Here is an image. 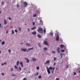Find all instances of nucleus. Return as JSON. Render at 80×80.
Listing matches in <instances>:
<instances>
[{"label":"nucleus","instance_id":"1","mask_svg":"<svg viewBox=\"0 0 80 80\" xmlns=\"http://www.w3.org/2000/svg\"><path fill=\"white\" fill-rule=\"evenodd\" d=\"M46 68H47V72L49 74H50V73H51V72L50 71V70H51V71L52 72V73H53L54 71V70L55 69V67H53V68H52V67H49V68H48V67H47Z\"/></svg>","mask_w":80,"mask_h":80},{"label":"nucleus","instance_id":"2","mask_svg":"<svg viewBox=\"0 0 80 80\" xmlns=\"http://www.w3.org/2000/svg\"><path fill=\"white\" fill-rule=\"evenodd\" d=\"M37 31L40 33L42 34L43 33V30L40 27H38Z\"/></svg>","mask_w":80,"mask_h":80},{"label":"nucleus","instance_id":"3","mask_svg":"<svg viewBox=\"0 0 80 80\" xmlns=\"http://www.w3.org/2000/svg\"><path fill=\"white\" fill-rule=\"evenodd\" d=\"M44 44H45V45H46L47 46H49L48 42L46 41H44Z\"/></svg>","mask_w":80,"mask_h":80},{"label":"nucleus","instance_id":"4","mask_svg":"<svg viewBox=\"0 0 80 80\" xmlns=\"http://www.w3.org/2000/svg\"><path fill=\"white\" fill-rule=\"evenodd\" d=\"M23 4L24 5V7H25L26 6L28 5V3L26 2H23Z\"/></svg>","mask_w":80,"mask_h":80},{"label":"nucleus","instance_id":"5","mask_svg":"<svg viewBox=\"0 0 80 80\" xmlns=\"http://www.w3.org/2000/svg\"><path fill=\"white\" fill-rule=\"evenodd\" d=\"M50 61H49V60H48L45 63H44V64H49V63H50Z\"/></svg>","mask_w":80,"mask_h":80},{"label":"nucleus","instance_id":"6","mask_svg":"<svg viewBox=\"0 0 80 80\" xmlns=\"http://www.w3.org/2000/svg\"><path fill=\"white\" fill-rule=\"evenodd\" d=\"M22 50V51L24 52H26L27 51V49L25 48H21V50Z\"/></svg>","mask_w":80,"mask_h":80},{"label":"nucleus","instance_id":"7","mask_svg":"<svg viewBox=\"0 0 80 80\" xmlns=\"http://www.w3.org/2000/svg\"><path fill=\"white\" fill-rule=\"evenodd\" d=\"M4 24L5 25L7 24V20L5 19H4Z\"/></svg>","mask_w":80,"mask_h":80},{"label":"nucleus","instance_id":"8","mask_svg":"<svg viewBox=\"0 0 80 80\" xmlns=\"http://www.w3.org/2000/svg\"><path fill=\"white\" fill-rule=\"evenodd\" d=\"M20 64L21 65L22 68L23 67V63L22 62H19Z\"/></svg>","mask_w":80,"mask_h":80},{"label":"nucleus","instance_id":"9","mask_svg":"<svg viewBox=\"0 0 80 80\" xmlns=\"http://www.w3.org/2000/svg\"><path fill=\"white\" fill-rule=\"evenodd\" d=\"M60 48L59 47H58L57 49V51L58 52V53H60V52L59 50Z\"/></svg>","mask_w":80,"mask_h":80},{"label":"nucleus","instance_id":"10","mask_svg":"<svg viewBox=\"0 0 80 80\" xmlns=\"http://www.w3.org/2000/svg\"><path fill=\"white\" fill-rule=\"evenodd\" d=\"M25 45L29 47L30 46V44L28 43H26Z\"/></svg>","mask_w":80,"mask_h":80},{"label":"nucleus","instance_id":"11","mask_svg":"<svg viewBox=\"0 0 80 80\" xmlns=\"http://www.w3.org/2000/svg\"><path fill=\"white\" fill-rule=\"evenodd\" d=\"M32 34L33 35H35L36 34V31H34V32H32Z\"/></svg>","mask_w":80,"mask_h":80},{"label":"nucleus","instance_id":"12","mask_svg":"<svg viewBox=\"0 0 80 80\" xmlns=\"http://www.w3.org/2000/svg\"><path fill=\"white\" fill-rule=\"evenodd\" d=\"M37 29V28L36 27H34L33 28H31V30H34L35 29Z\"/></svg>","mask_w":80,"mask_h":80},{"label":"nucleus","instance_id":"13","mask_svg":"<svg viewBox=\"0 0 80 80\" xmlns=\"http://www.w3.org/2000/svg\"><path fill=\"white\" fill-rule=\"evenodd\" d=\"M59 40V36H57V37H56V40L57 41H58Z\"/></svg>","mask_w":80,"mask_h":80},{"label":"nucleus","instance_id":"14","mask_svg":"<svg viewBox=\"0 0 80 80\" xmlns=\"http://www.w3.org/2000/svg\"><path fill=\"white\" fill-rule=\"evenodd\" d=\"M25 59H26L27 60V63H29V60H28V59L27 58H25Z\"/></svg>","mask_w":80,"mask_h":80},{"label":"nucleus","instance_id":"15","mask_svg":"<svg viewBox=\"0 0 80 80\" xmlns=\"http://www.w3.org/2000/svg\"><path fill=\"white\" fill-rule=\"evenodd\" d=\"M37 36H38V38H41V36L39 34H38Z\"/></svg>","mask_w":80,"mask_h":80},{"label":"nucleus","instance_id":"16","mask_svg":"<svg viewBox=\"0 0 80 80\" xmlns=\"http://www.w3.org/2000/svg\"><path fill=\"white\" fill-rule=\"evenodd\" d=\"M19 61H18L17 62V64H16L17 66H18L19 65Z\"/></svg>","mask_w":80,"mask_h":80},{"label":"nucleus","instance_id":"17","mask_svg":"<svg viewBox=\"0 0 80 80\" xmlns=\"http://www.w3.org/2000/svg\"><path fill=\"white\" fill-rule=\"evenodd\" d=\"M32 60L34 62H35L36 61V59L35 58H33Z\"/></svg>","mask_w":80,"mask_h":80},{"label":"nucleus","instance_id":"18","mask_svg":"<svg viewBox=\"0 0 80 80\" xmlns=\"http://www.w3.org/2000/svg\"><path fill=\"white\" fill-rule=\"evenodd\" d=\"M5 42L4 41H3L2 42V45H4L5 44Z\"/></svg>","mask_w":80,"mask_h":80},{"label":"nucleus","instance_id":"19","mask_svg":"<svg viewBox=\"0 0 80 80\" xmlns=\"http://www.w3.org/2000/svg\"><path fill=\"white\" fill-rule=\"evenodd\" d=\"M33 48H33V47H32V48H28V50H31L33 49Z\"/></svg>","mask_w":80,"mask_h":80},{"label":"nucleus","instance_id":"20","mask_svg":"<svg viewBox=\"0 0 80 80\" xmlns=\"http://www.w3.org/2000/svg\"><path fill=\"white\" fill-rule=\"evenodd\" d=\"M38 72H36V74H35L34 76H38Z\"/></svg>","mask_w":80,"mask_h":80},{"label":"nucleus","instance_id":"21","mask_svg":"<svg viewBox=\"0 0 80 80\" xmlns=\"http://www.w3.org/2000/svg\"><path fill=\"white\" fill-rule=\"evenodd\" d=\"M1 4L2 5V6L4 5V2H3V1H2Z\"/></svg>","mask_w":80,"mask_h":80},{"label":"nucleus","instance_id":"22","mask_svg":"<svg viewBox=\"0 0 80 80\" xmlns=\"http://www.w3.org/2000/svg\"><path fill=\"white\" fill-rule=\"evenodd\" d=\"M50 35H51L52 37L53 36V33H52V32L50 33Z\"/></svg>","mask_w":80,"mask_h":80},{"label":"nucleus","instance_id":"23","mask_svg":"<svg viewBox=\"0 0 80 80\" xmlns=\"http://www.w3.org/2000/svg\"><path fill=\"white\" fill-rule=\"evenodd\" d=\"M14 31L13 30V29H12V34H14Z\"/></svg>","mask_w":80,"mask_h":80},{"label":"nucleus","instance_id":"24","mask_svg":"<svg viewBox=\"0 0 80 80\" xmlns=\"http://www.w3.org/2000/svg\"><path fill=\"white\" fill-rule=\"evenodd\" d=\"M60 47L61 48H63L64 47V46L63 45H61Z\"/></svg>","mask_w":80,"mask_h":80},{"label":"nucleus","instance_id":"25","mask_svg":"<svg viewBox=\"0 0 80 80\" xmlns=\"http://www.w3.org/2000/svg\"><path fill=\"white\" fill-rule=\"evenodd\" d=\"M12 77H13V76H15V77H16V76H17V75H15V74H12Z\"/></svg>","mask_w":80,"mask_h":80},{"label":"nucleus","instance_id":"26","mask_svg":"<svg viewBox=\"0 0 80 80\" xmlns=\"http://www.w3.org/2000/svg\"><path fill=\"white\" fill-rule=\"evenodd\" d=\"M33 17L34 18H35L36 17V14H34V15H33Z\"/></svg>","mask_w":80,"mask_h":80},{"label":"nucleus","instance_id":"27","mask_svg":"<svg viewBox=\"0 0 80 80\" xmlns=\"http://www.w3.org/2000/svg\"><path fill=\"white\" fill-rule=\"evenodd\" d=\"M39 66H37V70H39Z\"/></svg>","mask_w":80,"mask_h":80},{"label":"nucleus","instance_id":"28","mask_svg":"<svg viewBox=\"0 0 80 80\" xmlns=\"http://www.w3.org/2000/svg\"><path fill=\"white\" fill-rule=\"evenodd\" d=\"M47 48H43V49L44 51H46L47 50Z\"/></svg>","mask_w":80,"mask_h":80},{"label":"nucleus","instance_id":"29","mask_svg":"<svg viewBox=\"0 0 80 80\" xmlns=\"http://www.w3.org/2000/svg\"><path fill=\"white\" fill-rule=\"evenodd\" d=\"M69 65H67L66 68H69Z\"/></svg>","mask_w":80,"mask_h":80},{"label":"nucleus","instance_id":"30","mask_svg":"<svg viewBox=\"0 0 80 80\" xmlns=\"http://www.w3.org/2000/svg\"><path fill=\"white\" fill-rule=\"evenodd\" d=\"M19 69L20 70V71H21V67L20 66V67H19Z\"/></svg>","mask_w":80,"mask_h":80},{"label":"nucleus","instance_id":"31","mask_svg":"<svg viewBox=\"0 0 80 80\" xmlns=\"http://www.w3.org/2000/svg\"><path fill=\"white\" fill-rule=\"evenodd\" d=\"M44 32L45 33L46 32V29H44Z\"/></svg>","mask_w":80,"mask_h":80},{"label":"nucleus","instance_id":"32","mask_svg":"<svg viewBox=\"0 0 80 80\" xmlns=\"http://www.w3.org/2000/svg\"><path fill=\"white\" fill-rule=\"evenodd\" d=\"M61 51L62 52H65V50H61Z\"/></svg>","mask_w":80,"mask_h":80},{"label":"nucleus","instance_id":"33","mask_svg":"<svg viewBox=\"0 0 80 80\" xmlns=\"http://www.w3.org/2000/svg\"><path fill=\"white\" fill-rule=\"evenodd\" d=\"M19 30L20 31H21V29L20 27H19Z\"/></svg>","mask_w":80,"mask_h":80},{"label":"nucleus","instance_id":"34","mask_svg":"<svg viewBox=\"0 0 80 80\" xmlns=\"http://www.w3.org/2000/svg\"><path fill=\"white\" fill-rule=\"evenodd\" d=\"M14 67L15 69H17V66L16 65H15Z\"/></svg>","mask_w":80,"mask_h":80},{"label":"nucleus","instance_id":"35","mask_svg":"<svg viewBox=\"0 0 80 80\" xmlns=\"http://www.w3.org/2000/svg\"><path fill=\"white\" fill-rule=\"evenodd\" d=\"M8 51H9V52L10 53H11V50H10V49H9L8 50Z\"/></svg>","mask_w":80,"mask_h":80},{"label":"nucleus","instance_id":"36","mask_svg":"<svg viewBox=\"0 0 80 80\" xmlns=\"http://www.w3.org/2000/svg\"><path fill=\"white\" fill-rule=\"evenodd\" d=\"M38 78H40V79L41 78V76L40 75L39 76Z\"/></svg>","mask_w":80,"mask_h":80},{"label":"nucleus","instance_id":"37","mask_svg":"<svg viewBox=\"0 0 80 80\" xmlns=\"http://www.w3.org/2000/svg\"><path fill=\"white\" fill-rule=\"evenodd\" d=\"M60 80V79H59V78H56V80Z\"/></svg>","mask_w":80,"mask_h":80},{"label":"nucleus","instance_id":"38","mask_svg":"<svg viewBox=\"0 0 80 80\" xmlns=\"http://www.w3.org/2000/svg\"><path fill=\"white\" fill-rule=\"evenodd\" d=\"M74 75H76V72H74Z\"/></svg>","mask_w":80,"mask_h":80},{"label":"nucleus","instance_id":"39","mask_svg":"<svg viewBox=\"0 0 80 80\" xmlns=\"http://www.w3.org/2000/svg\"><path fill=\"white\" fill-rule=\"evenodd\" d=\"M38 45L39 46V47L40 48L41 47V45L40 44H38Z\"/></svg>","mask_w":80,"mask_h":80},{"label":"nucleus","instance_id":"40","mask_svg":"<svg viewBox=\"0 0 80 80\" xmlns=\"http://www.w3.org/2000/svg\"><path fill=\"white\" fill-rule=\"evenodd\" d=\"M56 59V58H54V60L55 61Z\"/></svg>","mask_w":80,"mask_h":80},{"label":"nucleus","instance_id":"41","mask_svg":"<svg viewBox=\"0 0 80 80\" xmlns=\"http://www.w3.org/2000/svg\"><path fill=\"white\" fill-rule=\"evenodd\" d=\"M53 65L54 66H55L56 65V62H54V64H53Z\"/></svg>","mask_w":80,"mask_h":80},{"label":"nucleus","instance_id":"42","mask_svg":"<svg viewBox=\"0 0 80 80\" xmlns=\"http://www.w3.org/2000/svg\"><path fill=\"white\" fill-rule=\"evenodd\" d=\"M8 19H9V20H12V19H11V18H8Z\"/></svg>","mask_w":80,"mask_h":80},{"label":"nucleus","instance_id":"43","mask_svg":"<svg viewBox=\"0 0 80 80\" xmlns=\"http://www.w3.org/2000/svg\"><path fill=\"white\" fill-rule=\"evenodd\" d=\"M15 32H17V30H16V29H15Z\"/></svg>","mask_w":80,"mask_h":80},{"label":"nucleus","instance_id":"44","mask_svg":"<svg viewBox=\"0 0 80 80\" xmlns=\"http://www.w3.org/2000/svg\"><path fill=\"white\" fill-rule=\"evenodd\" d=\"M13 68H11V72H12V71H13Z\"/></svg>","mask_w":80,"mask_h":80},{"label":"nucleus","instance_id":"45","mask_svg":"<svg viewBox=\"0 0 80 80\" xmlns=\"http://www.w3.org/2000/svg\"><path fill=\"white\" fill-rule=\"evenodd\" d=\"M28 32H29L30 31V30L29 28H28Z\"/></svg>","mask_w":80,"mask_h":80},{"label":"nucleus","instance_id":"46","mask_svg":"<svg viewBox=\"0 0 80 80\" xmlns=\"http://www.w3.org/2000/svg\"><path fill=\"white\" fill-rule=\"evenodd\" d=\"M52 53H55V52L53 51H52Z\"/></svg>","mask_w":80,"mask_h":80},{"label":"nucleus","instance_id":"47","mask_svg":"<svg viewBox=\"0 0 80 80\" xmlns=\"http://www.w3.org/2000/svg\"><path fill=\"white\" fill-rule=\"evenodd\" d=\"M23 80H27V79L26 78H24Z\"/></svg>","mask_w":80,"mask_h":80},{"label":"nucleus","instance_id":"48","mask_svg":"<svg viewBox=\"0 0 80 80\" xmlns=\"http://www.w3.org/2000/svg\"><path fill=\"white\" fill-rule=\"evenodd\" d=\"M17 7H19V6L18 4H17Z\"/></svg>","mask_w":80,"mask_h":80},{"label":"nucleus","instance_id":"49","mask_svg":"<svg viewBox=\"0 0 80 80\" xmlns=\"http://www.w3.org/2000/svg\"><path fill=\"white\" fill-rule=\"evenodd\" d=\"M8 30H7L6 31V33L7 34L8 33Z\"/></svg>","mask_w":80,"mask_h":80},{"label":"nucleus","instance_id":"50","mask_svg":"<svg viewBox=\"0 0 80 80\" xmlns=\"http://www.w3.org/2000/svg\"><path fill=\"white\" fill-rule=\"evenodd\" d=\"M1 65H2V66H3L4 65V63H2Z\"/></svg>","mask_w":80,"mask_h":80},{"label":"nucleus","instance_id":"51","mask_svg":"<svg viewBox=\"0 0 80 80\" xmlns=\"http://www.w3.org/2000/svg\"><path fill=\"white\" fill-rule=\"evenodd\" d=\"M63 55V54L62 53H61L60 54V56H62V55Z\"/></svg>","mask_w":80,"mask_h":80},{"label":"nucleus","instance_id":"52","mask_svg":"<svg viewBox=\"0 0 80 80\" xmlns=\"http://www.w3.org/2000/svg\"><path fill=\"white\" fill-rule=\"evenodd\" d=\"M2 27V24L0 23V27Z\"/></svg>","mask_w":80,"mask_h":80},{"label":"nucleus","instance_id":"53","mask_svg":"<svg viewBox=\"0 0 80 80\" xmlns=\"http://www.w3.org/2000/svg\"><path fill=\"white\" fill-rule=\"evenodd\" d=\"M10 28H11L12 29L13 28V27L12 26H11L10 27Z\"/></svg>","mask_w":80,"mask_h":80},{"label":"nucleus","instance_id":"54","mask_svg":"<svg viewBox=\"0 0 80 80\" xmlns=\"http://www.w3.org/2000/svg\"><path fill=\"white\" fill-rule=\"evenodd\" d=\"M2 76H4V73H2Z\"/></svg>","mask_w":80,"mask_h":80},{"label":"nucleus","instance_id":"55","mask_svg":"<svg viewBox=\"0 0 80 80\" xmlns=\"http://www.w3.org/2000/svg\"><path fill=\"white\" fill-rule=\"evenodd\" d=\"M35 24V23L34 22H33V25H34Z\"/></svg>","mask_w":80,"mask_h":80},{"label":"nucleus","instance_id":"56","mask_svg":"<svg viewBox=\"0 0 80 80\" xmlns=\"http://www.w3.org/2000/svg\"><path fill=\"white\" fill-rule=\"evenodd\" d=\"M20 44H21V45H23V43L22 42H21V43Z\"/></svg>","mask_w":80,"mask_h":80},{"label":"nucleus","instance_id":"57","mask_svg":"<svg viewBox=\"0 0 80 80\" xmlns=\"http://www.w3.org/2000/svg\"><path fill=\"white\" fill-rule=\"evenodd\" d=\"M4 64L6 65V64H7V63H6V62H5L4 63Z\"/></svg>","mask_w":80,"mask_h":80},{"label":"nucleus","instance_id":"58","mask_svg":"<svg viewBox=\"0 0 80 80\" xmlns=\"http://www.w3.org/2000/svg\"><path fill=\"white\" fill-rule=\"evenodd\" d=\"M0 14H2V11H0Z\"/></svg>","mask_w":80,"mask_h":80},{"label":"nucleus","instance_id":"59","mask_svg":"<svg viewBox=\"0 0 80 80\" xmlns=\"http://www.w3.org/2000/svg\"><path fill=\"white\" fill-rule=\"evenodd\" d=\"M1 53H2V52H1V51H0V55L1 54Z\"/></svg>","mask_w":80,"mask_h":80},{"label":"nucleus","instance_id":"60","mask_svg":"<svg viewBox=\"0 0 80 80\" xmlns=\"http://www.w3.org/2000/svg\"><path fill=\"white\" fill-rule=\"evenodd\" d=\"M60 58H62V56H61V57H60Z\"/></svg>","mask_w":80,"mask_h":80},{"label":"nucleus","instance_id":"61","mask_svg":"<svg viewBox=\"0 0 80 80\" xmlns=\"http://www.w3.org/2000/svg\"><path fill=\"white\" fill-rule=\"evenodd\" d=\"M27 52H29V50H27Z\"/></svg>","mask_w":80,"mask_h":80},{"label":"nucleus","instance_id":"62","mask_svg":"<svg viewBox=\"0 0 80 80\" xmlns=\"http://www.w3.org/2000/svg\"><path fill=\"white\" fill-rule=\"evenodd\" d=\"M2 42V40H0V42Z\"/></svg>","mask_w":80,"mask_h":80},{"label":"nucleus","instance_id":"63","mask_svg":"<svg viewBox=\"0 0 80 80\" xmlns=\"http://www.w3.org/2000/svg\"><path fill=\"white\" fill-rule=\"evenodd\" d=\"M79 72L80 73V70L79 71Z\"/></svg>","mask_w":80,"mask_h":80},{"label":"nucleus","instance_id":"64","mask_svg":"<svg viewBox=\"0 0 80 80\" xmlns=\"http://www.w3.org/2000/svg\"><path fill=\"white\" fill-rule=\"evenodd\" d=\"M26 42L25 41H24V42Z\"/></svg>","mask_w":80,"mask_h":80}]
</instances>
